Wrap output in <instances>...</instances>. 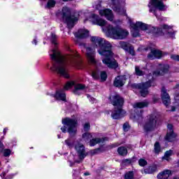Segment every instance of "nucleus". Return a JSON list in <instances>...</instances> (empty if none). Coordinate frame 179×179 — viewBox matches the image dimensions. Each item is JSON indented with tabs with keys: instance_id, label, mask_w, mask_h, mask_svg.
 I'll return each mask as SVG.
<instances>
[{
	"instance_id": "f257e3e1",
	"label": "nucleus",
	"mask_w": 179,
	"mask_h": 179,
	"mask_svg": "<svg viewBox=\"0 0 179 179\" xmlns=\"http://www.w3.org/2000/svg\"><path fill=\"white\" fill-rule=\"evenodd\" d=\"M51 42L54 44L55 48L49 51V55L52 61L50 70L57 72L60 76H63L66 79H69V71L66 67L68 65L77 69H82L83 68V64L79 59V55L76 51L69 49V54L64 56L62 55L57 48V35L55 34H51Z\"/></svg>"
},
{
	"instance_id": "f03ea898",
	"label": "nucleus",
	"mask_w": 179,
	"mask_h": 179,
	"mask_svg": "<svg viewBox=\"0 0 179 179\" xmlns=\"http://www.w3.org/2000/svg\"><path fill=\"white\" fill-rule=\"evenodd\" d=\"M90 41L93 44V48L86 47L84 45V49L86 50V57L89 64H97L96 60V48H98V52L102 57V62L110 69H117L118 62L114 59L113 52V45L104 38L99 36H91Z\"/></svg>"
},
{
	"instance_id": "7ed1b4c3",
	"label": "nucleus",
	"mask_w": 179,
	"mask_h": 179,
	"mask_svg": "<svg viewBox=\"0 0 179 179\" xmlns=\"http://www.w3.org/2000/svg\"><path fill=\"white\" fill-rule=\"evenodd\" d=\"M86 20L92 22V24H97L102 27V30L108 37L113 38V40H124L128 37L129 32L124 29L119 27H114L111 24L107 25V21L100 18L99 15L95 14L90 15V17Z\"/></svg>"
},
{
	"instance_id": "20e7f679",
	"label": "nucleus",
	"mask_w": 179,
	"mask_h": 179,
	"mask_svg": "<svg viewBox=\"0 0 179 179\" xmlns=\"http://www.w3.org/2000/svg\"><path fill=\"white\" fill-rule=\"evenodd\" d=\"M129 23L130 24L131 34L133 37H139L141 35V30H150V33L152 34H158V36H163L165 33H167L169 37L174 38V32H173V29L169 25L164 24L162 28H155L149 26L142 22H137L134 23L131 18L127 17Z\"/></svg>"
},
{
	"instance_id": "39448f33",
	"label": "nucleus",
	"mask_w": 179,
	"mask_h": 179,
	"mask_svg": "<svg viewBox=\"0 0 179 179\" xmlns=\"http://www.w3.org/2000/svg\"><path fill=\"white\" fill-rule=\"evenodd\" d=\"M56 16L58 19H61L62 22L67 24L69 29H72L78 20V17L72 15V11L69 7L64 6L62 10H59L56 13Z\"/></svg>"
},
{
	"instance_id": "423d86ee",
	"label": "nucleus",
	"mask_w": 179,
	"mask_h": 179,
	"mask_svg": "<svg viewBox=\"0 0 179 179\" xmlns=\"http://www.w3.org/2000/svg\"><path fill=\"white\" fill-rule=\"evenodd\" d=\"M109 99L112 104L115 107L112 111L111 117L113 120H120V118H122L126 114L125 110H122L124 99L117 94L113 96H110Z\"/></svg>"
},
{
	"instance_id": "0eeeda50",
	"label": "nucleus",
	"mask_w": 179,
	"mask_h": 179,
	"mask_svg": "<svg viewBox=\"0 0 179 179\" xmlns=\"http://www.w3.org/2000/svg\"><path fill=\"white\" fill-rule=\"evenodd\" d=\"M166 0H150L148 3L149 10L156 16L158 20H166V18L161 17L162 13L167 10V6L163 3Z\"/></svg>"
},
{
	"instance_id": "6e6552de",
	"label": "nucleus",
	"mask_w": 179,
	"mask_h": 179,
	"mask_svg": "<svg viewBox=\"0 0 179 179\" xmlns=\"http://www.w3.org/2000/svg\"><path fill=\"white\" fill-rule=\"evenodd\" d=\"M62 124L64 126L61 128L62 132L65 134L66 133V131H68L70 135H75V134H76L78 125L76 120L66 117L62 120Z\"/></svg>"
},
{
	"instance_id": "1a4fd4ad",
	"label": "nucleus",
	"mask_w": 179,
	"mask_h": 179,
	"mask_svg": "<svg viewBox=\"0 0 179 179\" xmlns=\"http://www.w3.org/2000/svg\"><path fill=\"white\" fill-rule=\"evenodd\" d=\"M108 3L117 15H122L128 17V15H127V9H125V4L121 0H108Z\"/></svg>"
},
{
	"instance_id": "9d476101",
	"label": "nucleus",
	"mask_w": 179,
	"mask_h": 179,
	"mask_svg": "<svg viewBox=\"0 0 179 179\" xmlns=\"http://www.w3.org/2000/svg\"><path fill=\"white\" fill-rule=\"evenodd\" d=\"M152 86H156V83L155 82L154 79L140 84H133L132 87L139 90L142 97H146V96L149 94V90H148L149 87H152Z\"/></svg>"
},
{
	"instance_id": "9b49d317",
	"label": "nucleus",
	"mask_w": 179,
	"mask_h": 179,
	"mask_svg": "<svg viewBox=\"0 0 179 179\" xmlns=\"http://www.w3.org/2000/svg\"><path fill=\"white\" fill-rule=\"evenodd\" d=\"M91 65L94 66V69L92 71V76L93 79L97 80L101 78V82H106L107 80V73H106V71H102L100 74V70L99 69V68L101 66V63L96 61V64H91Z\"/></svg>"
},
{
	"instance_id": "f8f14e48",
	"label": "nucleus",
	"mask_w": 179,
	"mask_h": 179,
	"mask_svg": "<svg viewBox=\"0 0 179 179\" xmlns=\"http://www.w3.org/2000/svg\"><path fill=\"white\" fill-rule=\"evenodd\" d=\"M157 124V116L156 115H151L148 116V121L143 125V129L145 132L153 131L156 128Z\"/></svg>"
},
{
	"instance_id": "ddd939ff",
	"label": "nucleus",
	"mask_w": 179,
	"mask_h": 179,
	"mask_svg": "<svg viewBox=\"0 0 179 179\" xmlns=\"http://www.w3.org/2000/svg\"><path fill=\"white\" fill-rule=\"evenodd\" d=\"M95 8L99 10V13L101 16H104L110 22L114 20V14L113 11L108 8L100 9L101 8V1H99L98 4L95 6Z\"/></svg>"
},
{
	"instance_id": "4468645a",
	"label": "nucleus",
	"mask_w": 179,
	"mask_h": 179,
	"mask_svg": "<svg viewBox=\"0 0 179 179\" xmlns=\"http://www.w3.org/2000/svg\"><path fill=\"white\" fill-rule=\"evenodd\" d=\"M74 86L75 94H79L80 90H85V86L83 84H76V81H68L64 87V90H69L71 87Z\"/></svg>"
},
{
	"instance_id": "2eb2a0df",
	"label": "nucleus",
	"mask_w": 179,
	"mask_h": 179,
	"mask_svg": "<svg viewBox=\"0 0 179 179\" xmlns=\"http://www.w3.org/2000/svg\"><path fill=\"white\" fill-rule=\"evenodd\" d=\"M167 128V133L164 139L166 141V142H173L176 140V138H177V134L174 133V129H173L172 124H168Z\"/></svg>"
},
{
	"instance_id": "dca6fc26",
	"label": "nucleus",
	"mask_w": 179,
	"mask_h": 179,
	"mask_svg": "<svg viewBox=\"0 0 179 179\" xmlns=\"http://www.w3.org/2000/svg\"><path fill=\"white\" fill-rule=\"evenodd\" d=\"M159 70L153 72V76H162L165 73L169 72V64H159L158 66Z\"/></svg>"
},
{
	"instance_id": "f3484780",
	"label": "nucleus",
	"mask_w": 179,
	"mask_h": 179,
	"mask_svg": "<svg viewBox=\"0 0 179 179\" xmlns=\"http://www.w3.org/2000/svg\"><path fill=\"white\" fill-rule=\"evenodd\" d=\"M75 149L77 150L78 156L80 160H83L87 156L86 150H85V146L82 144H78L75 145Z\"/></svg>"
},
{
	"instance_id": "a211bd4d",
	"label": "nucleus",
	"mask_w": 179,
	"mask_h": 179,
	"mask_svg": "<svg viewBox=\"0 0 179 179\" xmlns=\"http://www.w3.org/2000/svg\"><path fill=\"white\" fill-rule=\"evenodd\" d=\"M127 80V78L125 76H118L115 78L113 85L115 87H122L124 85H125V81Z\"/></svg>"
},
{
	"instance_id": "6ab92c4d",
	"label": "nucleus",
	"mask_w": 179,
	"mask_h": 179,
	"mask_svg": "<svg viewBox=\"0 0 179 179\" xmlns=\"http://www.w3.org/2000/svg\"><path fill=\"white\" fill-rule=\"evenodd\" d=\"M161 96L163 101V104L167 107L169 104H170V96L167 93V90H166V88L162 87L161 90Z\"/></svg>"
},
{
	"instance_id": "aec40b11",
	"label": "nucleus",
	"mask_w": 179,
	"mask_h": 179,
	"mask_svg": "<svg viewBox=\"0 0 179 179\" xmlns=\"http://www.w3.org/2000/svg\"><path fill=\"white\" fill-rule=\"evenodd\" d=\"M163 57V52L160 50L152 49L150 53L148 55L149 59H156V58H162Z\"/></svg>"
},
{
	"instance_id": "412c9836",
	"label": "nucleus",
	"mask_w": 179,
	"mask_h": 179,
	"mask_svg": "<svg viewBox=\"0 0 179 179\" xmlns=\"http://www.w3.org/2000/svg\"><path fill=\"white\" fill-rule=\"evenodd\" d=\"M74 36L76 38H86V37H89V31L85 29H80L77 32L74 33Z\"/></svg>"
},
{
	"instance_id": "4be33fe9",
	"label": "nucleus",
	"mask_w": 179,
	"mask_h": 179,
	"mask_svg": "<svg viewBox=\"0 0 179 179\" xmlns=\"http://www.w3.org/2000/svg\"><path fill=\"white\" fill-rule=\"evenodd\" d=\"M171 176V171L166 169L157 175L158 179H169V177Z\"/></svg>"
},
{
	"instance_id": "5701e85b",
	"label": "nucleus",
	"mask_w": 179,
	"mask_h": 179,
	"mask_svg": "<svg viewBox=\"0 0 179 179\" xmlns=\"http://www.w3.org/2000/svg\"><path fill=\"white\" fill-rule=\"evenodd\" d=\"M55 97L57 100H62V101H65V100H66V95L64 90L57 91Z\"/></svg>"
},
{
	"instance_id": "b1692460",
	"label": "nucleus",
	"mask_w": 179,
	"mask_h": 179,
	"mask_svg": "<svg viewBox=\"0 0 179 179\" xmlns=\"http://www.w3.org/2000/svg\"><path fill=\"white\" fill-rule=\"evenodd\" d=\"M130 118L134 120V121H139L141 120H143V117H142V110H140L138 113H136L134 115L131 114L130 115Z\"/></svg>"
},
{
	"instance_id": "393cba45",
	"label": "nucleus",
	"mask_w": 179,
	"mask_h": 179,
	"mask_svg": "<svg viewBox=\"0 0 179 179\" xmlns=\"http://www.w3.org/2000/svg\"><path fill=\"white\" fill-rule=\"evenodd\" d=\"M148 101H142V102H137L133 105L134 108L136 110V108H143L144 107H148Z\"/></svg>"
},
{
	"instance_id": "a878e982",
	"label": "nucleus",
	"mask_w": 179,
	"mask_h": 179,
	"mask_svg": "<svg viewBox=\"0 0 179 179\" xmlns=\"http://www.w3.org/2000/svg\"><path fill=\"white\" fill-rule=\"evenodd\" d=\"M103 141H104V139L103 138H92L90 141V145L94 146L95 145H97V143H100L101 142H103Z\"/></svg>"
},
{
	"instance_id": "bb28decb",
	"label": "nucleus",
	"mask_w": 179,
	"mask_h": 179,
	"mask_svg": "<svg viewBox=\"0 0 179 179\" xmlns=\"http://www.w3.org/2000/svg\"><path fill=\"white\" fill-rule=\"evenodd\" d=\"M65 143L70 149H72L75 146V140L72 138H68L65 141Z\"/></svg>"
},
{
	"instance_id": "cd10ccee",
	"label": "nucleus",
	"mask_w": 179,
	"mask_h": 179,
	"mask_svg": "<svg viewBox=\"0 0 179 179\" xmlns=\"http://www.w3.org/2000/svg\"><path fill=\"white\" fill-rule=\"evenodd\" d=\"M117 152L120 156H127L128 154V150L124 147H120L117 149Z\"/></svg>"
},
{
	"instance_id": "c85d7f7f",
	"label": "nucleus",
	"mask_w": 179,
	"mask_h": 179,
	"mask_svg": "<svg viewBox=\"0 0 179 179\" xmlns=\"http://www.w3.org/2000/svg\"><path fill=\"white\" fill-rule=\"evenodd\" d=\"M173 155V150L166 151L163 157V160H166V162H170V157Z\"/></svg>"
},
{
	"instance_id": "c756f323",
	"label": "nucleus",
	"mask_w": 179,
	"mask_h": 179,
	"mask_svg": "<svg viewBox=\"0 0 179 179\" xmlns=\"http://www.w3.org/2000/svg\"><path fill=\"white\" fill-rule=\"evenodd\" d=\"M92 138H93V134L90 133H85L83 134V138L84 141H85V142H87L90 139H92Z\"/></svg>"
},
{
	"instance_id": "7c9ffc66",
	"label": "nucleus",
	"mask_w": 179,
	"mask_h": 179,
	"mask_svg": "<svg viewBox=\"0 0 179 179\" xmlns=\"http://www.w3.org/2000/svg\"><path fill=\"white\" fill-rule=\"evenodd\" d=\"M8 172H3L0 176L2 179H12L15 177V174H10L6 177V173Z\"/></svg>"
},
{
	"instance_id": "2f4dec72",
	"label": "nucleus",
	"mask_w": 179,
	"mask_h": 179,
	"mask_svg": "<svg viewBox=\"0 0 179 179\" xmlns=\"http://www.w3.org/2000/svg\"><path fill=\"white\" fill-rule=\"evenodd\" d=\"M119 45L121 48H122L123 50H124V51H128V48L129 47L128 45V44L127 43V42H124V41H120L119 43Z\"/></svg>"
},
{
	"instance_id": "473e14b6",
	"label": "nucleus",
	"mask_w": 179,
	"mask_h": 179,
	"mask_svg": "<svg viewBox=\"0 0 179 179\" xmlns=\"http://www.w3.org/2000/svg\"><path fill=\"white\" fill-rule=\"evenodd\" d=\"M55 3L56 2L55 0H49L47 5L45 6V8L48 9H50V8H54V6H55Z\"/></svg>"
},
{
	"instance_id": "72a5a7b5",
	"label": "nucleus",
	"mask_w": 179,
	"mask_h": 179,
	"mask_svg": "<svg viewBox=\"0 0 179 179\" xmlns=\"http://www.w3.org/2000/svg\"><path fill=\"white\" fill-rule=\"evenodd\" d=\"M124 179H134V171H129L125 173Z\"/></svg>"
},
{
	"instance_id": "f704fd0d",
	"label": "nucleus",
	"mask_w": 179,
	"mask_h": 179,
	"mask_svg": "<svg viewBox=\"0 0 179 179\" xmlns=\"http://www.w3.org/2000/svg\"><path fill=\"white\" fill-rule=\"evenodd\" d=\"M160 150H162V148H160V144L159 142H156L155 144V152L158 155V153H160Z\"/></svg>"
},
{
	"instance_id": "c9c22d12",
	"label": "nucleus",
	"mask_w": 179,
	"mask_h": 179,
	"mask_svg": "<svg viewBox=\"0 0 179 179\" xmlns=\"http://www.w3.org/2000/svg\"><path fill=\"white\" fill-rule=\"evenodd\" d=\"M135 72L136 75H137L138 76H142L143 75V71H142L138 66H136L135 67Z\"/></svg>"
},
{
	"instance_id": "e433bc0d",
	"label": "nucleus",
	"mask_w": 179,
	"mask_h": 179,
	"mask_svg": "<svg viewBox=\"0 0 179 179\" xmlns=\"http://www.w3.org/2000/svg\"><path fill=\"white\" fill-rule=\"evenodd\" d=\"M139 166H141V167H143L148 164V162L145 160L144 159H141L138 161Z\"/></svg>"
},
{
	"instance_id": "4c0bfd02",
	"label": "nucleus",
	"mask_w": 179,
	"mask_h": 179,
	"mask_svg": "<svg viewBox=\"0 0 179 179\" xmlns=\"http://www.w3.org/2000/svg\"><path fill=\"white\" fill-rule=\"evenodd\" d=\"M126 51H127L128 52H129V54L131 55H135V50H134V48H133V46H129L128 47V50H126Z\"/></svg>"
},
{
	"instance_id": "58836bf2",
	"label": "nucleus",
	"mask_w": 179,
	"mask_h": 179,
	"mask_svg": "<svg viewBox=\"0 0 179 179\" xmlns=\"http://www.w3.org/2000/svg\"><path fill=\"white\" fill-rule=\"evenodd\" d=\"M129 124L128 122H125L123 124V131H124V132H128V131H129Z\"/></svg>"
},
{
	"instance_id": "ea45409f",
	"label": "nucleus",
	"mask_w": 179,
	"mask_h": 179,
	"mask_svg": "<svg viewBox=\"0 0 179 179\" xmlns=\"http://www.w3.org/2000/svg\"><path fill=\"white\" fill-rule=\"evenodd\" d=\"M174 99L175 106H176V107H179V94H176Z\"/></svg>"
},
{
	"instance_id": "a19ab883",
	"label": "nucleus",
	"mask_w": 179,
	"mask_h": 179,
	"mask_svg": "<svg viewBox=\"0 0 179 179\" xmlns=\"http://www.w3.org/2000/svg\"><path fill=\"white\" fill-rule=\"evenodd\" d=\"M171 59H173V61H179V55H171Z\"/></svg>"
},
{
	"instance_id": "79ce46f5",
	"label": "nucleus",
	"mask_w": 179,
	"mask_h": 179,
	"mask_svg": "<svg viewBox=\"0 0 179 179\" xmlns=\"http://www.w3.org/2000/svg\"><path fill=\"white\" fill-rule=\"evenodd\" d=\"M84 129H85V131H89V129H90V123H85L84 124Z\"/></svg>"
},
{
	"instance_id": "37998d69",
	"label": "nucleus",
	"mask_w": 179,
	"mask_h": 179,
	"mask_svg": "<svg viewBox=\"0 0 179 179\" xmlns=\"http://www.w3.org/2000/svg\"><path fill=\"white\" fill-rule=\"evenodd\" d=\"M87 99H89L90 101H92V103H94V98L92 97L90 95L87 94Z\"/></svg>"
},
{
	"instance_id": "c03bdc74",
	"label": "nucleus",
	"mask_w": 179,
	"mask_h": 179,
	"mask_svg": "<svg viewBox=\"0 0 179 179\" xmlns=\"http://www.w3.org/2000/svg\"><path fill=\"white\" fill-rule=\"evenodd\" d=\"M99 150H100L99 148L96 149V150H93L91 152V153H92V155H96V153H97V152H99Z\"/></svg>"
},
{
	"instance_id": "a18cd8bd",
	"label": "nucleus",
	"mask_w": 179,
	"mask_h": 179,
	"mask_svg": "<svg viewBox=\"0 0 179 179\" xmlns=\"http://www.w3.org/2000/svg\"><path fill=\"white\" fill-rule=\"evenodd\" d=\"M124 163H126V164H131V159H125V160L124 161Z\"/></svg>"
},
{
	"instance_id": "49530a36",
	"label": "nucleus",
	"mask_w": 179,
	"mask_h": 179,
	"mask_svg": "<svg viewBox=\"0 0 179 179\" xmlns=\"http://www.w3.org/2000/svg\"><path fill=\"white\" fill-rule=\"evenodd\" d=\"M32 44H35V45H37V40L34 39V41H32Z\"/></svg>"
},
{
	"instance_id": "de8ad7c7",
	"label": "nucleus",
	"mask_w": 179,
	"mask_h": 179,
	"mask_svg": "<svg viewBox=\"0 0 179 179\" xmlns=\"http://www.w3.org/2000/svg\"><path fill=\"white\" fill-rule=\"evenodd\" d=\"M6 132H8V128H5V129H3V134H6Z\"/></svg>"
},
{
	"instance_id": "09e8293b",
	"label": "nucleus",
	"mask_w": 179,
	"mask_h": 179,
	"mask_svg": "<svg viewBox=\"0 0 179 179\" xmlns=\"http://www.w3.org/2000/svg\"><path fill=\"white\" fill-rule=\"evenodd\" d=\"M171 111H176V107L172 106Z\"/></svg>"
},
{
	"instance_id": "8fccbe9b",
	"label": "nucleus",
	"mask_w": 179,
	"mask_h": 179,
	"mask_svg": "<svg viewBox=\"0 0 179 179\" xmlns=\"http://www.w3.org/2000/svg\"><path fill=\"white\" fill-rule=\"evenodd\" d=\"M84 176H90V173L89 172H85L84 173Z\"/></svg>"
},
{
	"instance_id": "3c124183",
	"label": "nucleus",
	"mask_w": 179,
	"mask_h": 179,
	"mask_svg": "<svg viewBox=\"0 0 179 179\" xmlns=\"http://www.w3.org/2000/svg\"><path fill=\"white\" fill-rule=\"evenodd\" d=\"M73 164H75L70 162V167H72L73 166Z\"/></svg>"
},
{
	"instance_id": "603ef678",
	"label": "nucleus",
	"mask_w": 179,
	"mask_h": 179,
	"mask_svg": "<svg viewBox=\"0 0 179 179\" xmlns=\"http://www.w3.org/2000/svg\"><path fill=\"white\" fill-rule=\"evenodd\" d=\"M158 100H159L158 99H154V103H157Z\"/></svg>"
},
{
	"instance_id": "864d4df0",
	"label": "nucleus",
	"mask_w": 179,
	"mask_h": 179,
	"mask_svg": "<svg viewBox=\"0 0 179 179\" xmlns=\"http://www.w3.org/2000/svg\"><path fill=\"white\" fill-rule=\"evenodd\" d=\"M176 89H179V84L176 85Z\"/></svg>"
},
{
	"instance_id": "5fc2aeb1",
	"label": "nucleus",
	"mask_w": 179,
	"mask_h": 179,
	"mask_svg": "<svg viewBox=\"0 0 179 179\" xmlns=\"http://www.w3.org/2000/svg\"><path fill=\"white\" fill-rule=\"evenodd\" d=\"M57 138H58L59 139H60L61 135H57Z\"/></svg>"
},
{
	"instance_id": "6e6d98bb",
	"label": "nucleus",
	"mask_w": 179,
	"mask_h": 179,
	"mask_svg": "<svg viewBox=\"0 0 179 179\" xmlns=\"http://www.w3.org/2000/svg\"><path fill=\"white\" fill-rule=\"evenodd\" d=\"M120 144H115L114 147H117V146H119Z\"/></svg>"
},
{
	"instance_id": "4d7b16f0",
	"label": "nucleus",
	"mask_w": 179,
	"mask_h": 179,
	"mask_svg": "<svg viewBox=\"0 0 179 179\" xmlns=\"http://www.w3.org/2000/svg\"><path fill=\"white\" fill-rule=\"evenodd\" d=\"M173 179H179L178 177H174Z\"/></svg>"
},
{
	"instance_id": "13d9d810",
	"label": "nucleus",
	"mask_w": 179,
	"mask_h": 179,
	"mask_svg": "<svg viewBox=\"0 0 179 179\" xmlns=\"http://www.w3.org/2000/svg\"><path fill=\"white\" fill-rule=\"evenodd\" d=\"M145 173H148V169H145Z\"/></svg>"
},
{
	"instance_id": "bf43d9fd",
	"label": "nucleus",
	"mask_w": 179,
	"mask_h": 179,
	"mask_svg": "<svg viewBox=\"0 0 179 179\" xmlns=\"http://www.w3.org/2000/svg\"><path fill=\"white\" fill-rule=\"evenodd\" d=\"M77 163H80V162H77Z\"/></svg>"
}]
</instances>
